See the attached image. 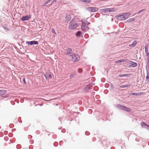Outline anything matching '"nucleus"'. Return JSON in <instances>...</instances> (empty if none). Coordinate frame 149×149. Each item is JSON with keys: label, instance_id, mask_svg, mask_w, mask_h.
Wrapping results in <instances>:
<instances>
[{"label": "nucleus", "instance_id": "1", "mask_svg": "<svg viewBox=\"0 0 149 149\" xmlns=\"http://www.w3.org/2000/svg\"><path fill=\"white\" fill-rule=\"evenodd\" d=\"M79 26V24H77L75 19H72L70 22L68 29L72 30L76 29Z\"/></svg>", "mask_w": 149, "mask_h": 149}, {"label": "nucleus", "instance_id": "2", "mask_svg": "<svg viewBox=\"0 0 149 149\" xmlns=\"http://www.w3.org/2000/svg\"><path fill=\"white\" fill-rule=\"evenodd\" d=\"M70 59L72 62H76L79 61L80 59L79 56L75 53H73L70 55Z\"/></svg>", "mask_w": 149, "mask_h": 149}, {"label": "nucleus", "instance_id": "3", "mask_svg": "<svg viewBox=\"0 0 149 149\" xmlns=\"http://www.w3.org/2000/svg\"><path fill=\"white\" fill-rule=\"evenodd\" d=\"M117 9L116 8H106L101 10V12L103 13H107L111 12H115L117 11Z\"/></svg>", "mask_w": 149, "mask_h": 149}, {"label": "nucleus", "instance_id": "4", "mask_svg": "<svg viewBox=\"0 0 149 149\" xmlns=\"http://www.w3.org/2000/svg\"><path fill=\"white\" fill-rule=\"evenodd\" d=\"M87 10L91 13L95 12L98 10V9L96 7H90L87 8Z\"/></svg>", "mask_w": 149, "mask_h": 149}, {"label": "nucleus", "instance_id": "5", "mask_svg": "<svg viewBox=\"0 0 149 149\" xmlns=\"http://www.w3.org/2000/svg\"><path fill=\"white\" fill-rule=\"evenodd\" d=\"M26 44L29 45H32L33 44L37 45L38 44V41L34 40L31 41H27L26 42Z\"/></svg>", "mask_w": 149, "mask_h": 149}, {"label": "nucleus", "instance_id": "6", "mask_svg": "<svg viewBox=\"0 0 149 149\" xmlns=\"http://www.w3.org/2000/svg\"><path fill=\"white\" fill-rule=\"evenodd\" d=\"M31 17L30 15H26L23 16L21 18V20L22 21H25L27 20Z\"/></svg>", "mask_w": 149, "mask_h": 149}, {"label": "nucleus", "instance_id": "7", "mask_svg": "<svg viewBox=\"0 0 149 149\" xmlns=\"http://www.w3.org/2000/svg\"><path fill=\"white\" fill-rule=\"evenodd\" d=\"M116 18L117 19L120 20H123L126 19V18L125 17V16L123 15H123H119V16H116Z\"/></svg>", "mask_w": 149, "mask_h": 149}, {"label": "nucleus", "instance_id": "8", "mask_svg": "<svg viewBox=\"0 0 149 149\" xmlns=\"http://www.w3.org/2000/svg\"><path fill=\"white\" fill-rule=\"evenodd\" d=\"M56 0H48L47 2H45L44 5H46L49 3H50V5H51L52 3H54L56 2Z\"/></svg>", "mask_w": 149, "mask_h": 149}, {"label": "nucleus", "instance_id": "9", "mask_svg": "<svg viewBox=\"0 0 149 149\" xmlns=\"http://www.w3.org/2000/svg\"><path fill=\"white\" fill-rule=\"evenodd\" d=\"M76 36L78 38H80V37H82V33L80 31H78L75 34Z\"/></svg>", "mask_w": 149, "mask_h": 149}, {"label": "nucleus", "instance_id": "10", "mask_svg": "<svg viewBox=\"0 0 149 149\" xmlns=\"http://www.w3.org/2000/svg\"><path fill=\"white\" fill-rule=\"evenodd\" d=\"M72 52L71 49L69 48H67L65 50V53L66 54L71 53Z\"/></svg>", "mask_w": 149, "mask_h": 149}, {"label": "nucleus", "instance_id": "11", "mask_svg": "<svg viewBox=\"0 0 149 149\" xmlns=\"http://www.w3.org/2000/svg\"><path fill=\"white\" fill-rule=\"evenodd\" d=\"M66 20L68 22L70 21L71 19V16L70 15L68 14H66L65 16Z\"/></svg>", "mask_w": 149, "mask_h": 149}, {"label": "nucleus", "instance_id": "12", "mask_svg": "<svg viewBox=\"0 0 149 149\" xmlns=\"http://www.w3.org/2000/svg\"><path fill=\"white\" fill-rule=\"evenodd\" d=\"M141 125L142 127L146 128H147V126H148V125L144 123L143 122H141Z\"/></svg>", "mask_w": 149, "mask_h": 149}, {"label": "nucleus", "instance_id": "13", "mask_svg": "<svg viewBox=\"0 0 149 149\" xmlns=\"http://www.w3.org/2000/svg\"><path fill=\"white\" fill-rule=\"evenodd\" d=\"M86 22H87L86 21H82L81 25V29H83V27H84L86 26H87L86 25Z\"/></svg>", "mask_w": 149, "mask_h": 149}, {"label": "nucleus", "instance_id": "14", "mask_svg": "<svg viewBox=\"0 0 149 149\" xmlns=\"http://www.w3.org/2000/svg\"><path fill=\"white\" fill-rule=\"evenodd\" d=\"M123 15L125 16V17L126 18V19H127L128 17L130 15V13H123Z\"/></svg>", "mask_w": 149, "mask_h": 149}, {"label": "nucleus", "instance_id": "15", "mask_svg": "<svg viewBox=\"0 0 149 149\" xmlns=\"http://www.w3.org/2000/svg\"><path fill=\"white\" fill-rule=\"evenodd\" d=\"M7 92L6 90H0V95H3L5 94Z\"/></svg>", "mask_w": 149, "mask_h": 149}, {"label": "nucleus", "instance_id": "16", "mask_svg": "<svg viewBox=\"0 0 149 149\" xmlns=\"http://www.w3.org/2000/svg\"><path fill=\"white\" fill-rule=\"evenodd\" d=\"M137 42L136 41H134L132 43L129 45V47H135Z\"/></svg>", "mask_w": 149, "mask_h": 149}, {"label": "nucleus", "instance_id": "17", "mask_svg": "<svg viewBox=\"0 0 149 149\" xmlns=\"http://www.w3.org/2000/svg\"><path fill=\"white\" fill-rule=\"evenodd\" d=\"M145 52L146 53V56L147 58H148L149 57V52L148 51V47H146L145 49Z\"/></svg>", "mask_w": 149, "mask_h": 149}, {"label": "nucleus", "instance_id": "18", "mask_svg": "<svg viewBox=\"0 0 149 149\" xmlns=\"http://www.w3.org/2000/svg\"><path fill=\"white\" fill-rule=\"evenodd\" d=\"M123 110L126 111L130 112L131 111V109L130 108L125 106Z\"/></svg>", "mask_w": 149, "mask_h": 149}, {"label": "nucleus", "instance_id": "19", "mask_svg": "<svg viewBox=\"0 0 149 149\" xmlns=\"http://www.w3.org/2000/svg\"><path fill=\"white\" fill-rule=\"evenodd\" d=\"M80 1L83 3H90V1L88 0H80Z\"/></svg>", "mask_w": 149, "mask_h": 149}, {"label": "nucleus", "instance_id": "20", "mask_svg": "<svg viewBox=\"0 0 149 149\" xmlns=\"http://www.w3.org/2000/svg\"><path fill=\"white\" fill-rule=\"evenodd\" d=\"M88 29L89 28L87 26H86L84 27V28L83 27V29H82V30L84 32L88 30Z\"/></svg>", "mask_w": 149, "mask_h": 149}, {"label": "nucleus", "instance_id": "21", "mask_svg": "<svg viewBox=\"0 0 149 149\" xmlns=\"http://www.w3.org/2000/svg\"><path fill=\"white\" fill-rule=\"evenodd\" d=\"M131 66L132 67H135L137 65L136 63L132 61L131 62Z\"/></svg>", "mask_w": 149, "mask_h": 149}, {"label": "nucleus", "instance_id": "22", "mask_svg": "<svg viewBox=\"0 0 149 149\" xmlns=\"http://www.w3.org/2000/svg\"><path fill=\"white\" fill-rule=\"evenodd\" d=\"M135 19L134 18H131L128 19L126 22L127 23H130L131 22L133 21Z\"/></svg>", "mask_w": 149, "mask_h": 149}, {"label": "nucleus", "instance_id": "23", "mask_svg": "<svg viewBox=\"0 0 149 149\" xmlns=\"http://www.w3.org/2000/svg\"><path fill=\"white\" fill-rule=\"evenodd\" d=\"M130 85H129L127 84V85H121L119 86V87L120 88H125V87H128L130 86Z\"/></svg>", "mask_w": 149, "mask_h": 149}, {"label": "nucleus", "instance_id": "24", "mask_svg": "<svg viewBox=\"0 0 149 149\" xmlns=\"http://www.w3.org/2000/svg\"><path fill=\"white\" fill-rule=\"evenodd\" d=\"M125 106L121 105H118V107L120 109L123 110L125 108Z\"/></svg>", "mask_w": 149, "mask_h": 149}, {"label": "nucleus", "instance_id": "25", "mask_svg": "<svg viewBox=\"0 0 149 149\" xmlns=\"http://www.w3.org/2000/svg\"><path fill=\"white\" fill-rule=\"evenodd\" d=\"M144 94V92H143L136 93V96L141 95H143Z\"/></svg>", "mask_w": 149, "mask_h": 149}, {"label": "nucleus", "instance_id": "26", "mask_svg": "<svg viewBox=\"0 0 149 149\" xmlns=\"http://www.w3.org/2000/svg\"><path fill=\"white\" fill-rule=\"evenodd\" d=\"M129 75V74H120L119 75V77H127Z\"/></svg>", "mask_w": 149, "mask_h": 149}, {"label": "nucleus", "instance_id": "27", "mask_svg": "<svg viewBox=\"0 0 149 149\" xmlns=\"http://www.w3.org/2000/svg\"><path fill=\"white\" fill-rule=\"evenodd\" d=\"M51 31L52 33H53L54 34H56V32L55 31L54 29L53 28H52L51 29Z\"/></svg>", "mask_w": 149, "mask_h": 149}, {"label": "nucleus", "instance_id": "28", "mask_svg": "<svg viewBox=\"0 0 149 149\" xmlns=\"http://www.w3.org/2000/svg\"><path fill=\"white\" fill-rule=\"evenodd\" d=\"M2 27L5 30H9V29L7 26H6L5 25H3L2 26Z\"/></svg>", "mask_w": 149, "mask_h": 149}, {"label": "nucleus", "instance_id": "29", "mask_svg": "<svg viewBox=\"0 0 149 149\" xmlns=\"http://www.w3.org/2000/svg\"><path fill=\"white\" fill-rule=\"evenodd\" d=\"M131 95H135L136 96V93H131L130 94Z\"/></svg>", "mask_w": 149, "mask_h": 149}, {"label": "nucleus", "instance_id": "30", "mask_svg": "<svg viewBox=\"0 0 149 149\" xmlns=\"http://www.w3.org/2000/svg\"><path fill=\"white\" fill-rule=\"evenodd\" d=\"M145 10V9H143V10H140L137 14H139L140 13H141L144 10Z\"/></svg>", "mask_w": 149, "mask_h": 149}, {"label": "nucleus", "instance_id": "31", "mask_svg": "<svg viewBox=\"0 0 149 149\" xmlns=\"http://www.w3.org/2000/svg\"><path fill=\"white\" fill-rule=\"evenodd\" d=\"M6 45L8 46V47H10V45H12L11 44H10V43L7 42V43H6Z\"/></svg>", "mask_w": 149, "mask_h": 149}, {"label": "nucleus", "instance_id": "32", "mask_svg": "<svg viewBox=\"0 0 149 149\" xmlns=\"http://www.w3.org/2000/svg\"><path fill=\"white\" fill-rule=\"evenodd\" d=\"M23 81L24 82V84H26V83L25 78H23Z\"/></svg>", "mask_w": 149, "mask_h": 149}, {"label": "nucleus", "instance_id": "33", "mask_svg": "<svg viewBox=\"0 0 149 149\" xmlns=\"http://www.w3.org/2000/svg\"><path fill=\"white\" fill-rule=\"evenodd\" d=\"M125 61V60L123 59H121L120 60V62H123Z\"/></svg>", "mask_w": 149, "mask_h": 149}, {"label": "nucleus", "instance_id": "34", "mask_svg": "<svg viewBox=\"0 0 149 149\" xmlns=\"http://www.w3.org/2000/svg\"><path fill=\"white\" fill-rule=\"evenodd\" d=\"M82 72V70L81 69H80L79 70V72L80 73L81 72Z\"/></svg>", "mask_w": 149, "mask_h": 149}, {"label": "nucleus", "instance_id": "35", "mask_svg": "<svg viewBox=\"0 0 149 149\" xmlns=\"http://www.w3.org/2000/svg\"><path fill=\"white\" fill-rule=\"evenodd\" d=\"M146 79H149V76H148V75H147L146 76Z\"/></svg>", "mask_w": 149, "mask_h": 149}, {"label": "nucleus", "instance_id": "36", "mask_svg": "<svg viewBox=\"0 0 149 149\" xmlns=\"http://www.w3.org/2000/svg\"><path fill=\"white\" fill-rule=\"evenodd\" d=\"M116 62L117 63H120V60H118V61H116Z\"/></svg>", "mask_w": 149, "mask_h": 149}, {"label": "nucleus", "instance_id": "37", "mask_svg": "<svg viewBox=\"0 0 149 149\" xmlns=\"http://www.w3.org/2000/svg\"><path fill=\"white\" fill-rule=\"evenodd\" d=\"M146 129H147V130H149V125H148V126H147V128H146Z\"/></svg>", "mask_w": 149, "mask_h": 149}, {"label": "nucleus", "instance_id": "38", "mask_svg": "<svg viewBox=\"0 0 149 149\" xmlns=\"http://www.w3.org/2000/svg\"><path fill=\"white\" fill-rule=\"evenodd\" d=\"M8 96V95H6L5 96H4V97H7Z\"/></svg>", "mask_w": 149, "mask_h": 149}, {"label": "nucleus", "instance_id": "39", "mask_svg": "<svg viewBox=\"0 0 149 149\" xmlns=\"http://www.w3.org/2000/svg\"><path fill=\"white\" fill-rule=\"evenodd\" d=\"M92 0H88V1H90V3H91V1H92Z\"/></svg>", "mask_w": 149, "mask_h": 149}, {"label": "nucleus", "instance_id": "40", "mask_svg": "<svg viewBox=\"0 0 149 149\" xmlns=\"http://www.w3.org/2000/svg\"><path fill=\"white\" fill-rule=\"evenodd\" d=\"M147 60L148 61H149V57L148 58H147Z\"/></svg>", "mask_w": 149, "mask_h": 149}, {"label": "nucleus", "instance_id": "41", "mask_svg": "<svg viewBox=\"0 0 149 149\" xmlns=\"http://www.w3.org/2000/svg\"><path fill=\"white\" fill-rule=\"evenodd\" d=\"M145 47H148V45L147 44L146 45H145Z\"/></svg>", "mask_w": 149, "mask_h": 149}, {"label": "nucleus", "instance_id": "42", "mask_svg": "<svg viewBox=\"0 0 149 149\" xmlns=\"http://www.w3.org/2000/svg\"><path fill=\"white\" fill-rule=\"evenodd\" d=\"M49 77H51V75H49Z\"/></svg>", "mask_w": 149, "mask_h": 149}]
</instances>
